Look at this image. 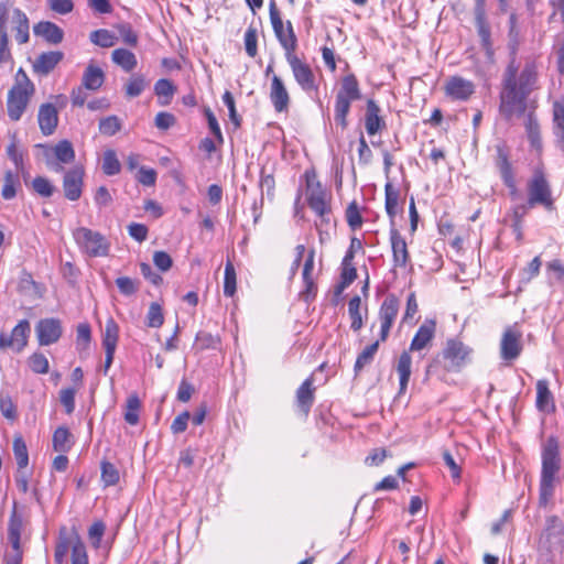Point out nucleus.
Segmentation results:
<instances>
[{
	"label": "nucleus",
	"instance_id": "nucleus-1",
	"mask_svg": "<svg viewBox=\"0 0 564 564\" xmlns=\"http://www.w3.org/2000/svg\"><path fill=\"white\" fill-rule=\"evenodd\" d=\"M536 67L534 63H525L519 73V66L512 58L508 64L500 91V112L507 119L514 115H523L527 110V98L535 88Z\"/></svg>",
	"mask_w": 564,
	"mask_h": 564
},
{
	"label": "nucleus",
	"instance_id": "nucleus-2",
	"mask_svg": "<svg viewBox=\"0 0 564 564\" xmlns=\"http://www.w3.org/2000/svg\"><path fill=\"white\" fill-rule=\"evenodd\" d=\"M561 470L560 443L555 436H549L541 447V475L539 484V505L545 507L554 496Z\"/></svg>",
	"mask_w": 564,
	"mask_h": 564
},
{
	"label": "nucleus",
	"instance_id": "nucleus-3",
	"mask_svg": "<svg viewBox=\"0 0 564 564\" xmlns=\"http://www.w3.org/2000/svg\"><path fill=\"white\" fill-rule=\"evenodd\" d=\"M70 554L72 564H89L85 543L75 529H61L55 545L54 563L66 564Z\"/></svg>",
	"mask_w": 564,
	"mask_h": 564
},
{
	"label": "nucleus",
	"instance_id": "nucleus-4",
	"mask_svg": "<svg viewBox=\"0 0 564 564\" xmlns=\"http://www.w3.org/2000/svg\"><path fill=\"white\" fill-rule=\"evenodd\" d=\"M34 91L33 83L24 69L19 68L15 74L14 84L10 88L7 98V111L12 121L21 119Z\"/></svg>",
	"mask_w": 564,
	"mask_h": 564
},
{
	"label": "nucleus",
	"instance_id": "nucleus-5",
	"mask_svg": "<svg viewBox=\"0 0 564 564\" xmlns=\"http://www.w3.org/2000/svg\"><path fill=\"white\" fill-rule=\"evenodd\" d=\"M73 238L82 253L91 257H106L110 250V242L100 234L87 227L73 230Z\"/></svg>",
	"mask_w": 564,
	"mask_h": 564
},
{
	"label": "nucleus",
	"instance_id": "nucleus-6",
	"mask_svg": "<svg viewBox=\"0 0 564 564\" xmlns=\"http://www.w3.org/2000/svg\"><path fill=\"white\" fill-rule=\"evenodd\" d=\"M473 348L458 338H448L442 351L445 368L452 372H458L473 359Z\"/></svg>",
	"mask_w": 564,
	"mask_h": 564
},
{
	"label": "nucleus",
	"instance_id": "nucleus-7",
	"mask_svg": "<svg viewBox=\"0 0 564 564\" xmlns=\"http://www.w3.org/2000/svg\"><path fill=\"white\" fill-rule=\"evenodd\" d=\"M528 204L530 207L542 205L553 207L552 189L542 167L538 166L528 182Z\"/></svg>",
	"mask_w": 564,
	"mask_h": 564
},
{
	"label": "nucleus",
	"instance_id": "nucleus-8",
	"mask_svg": "<svg viewBox=\"0 0 564 564\" xmlns=\"http://www.w3.org/2000/svg\"><path fill=\"white\" fill-rule=\"evenodd\" d=\"M540 549L551 557L561 555L564 551V523L556 516L546 519V527L540 539Z\"/></svg>",
	"mask_w": 564,
	"mask_h": 564
},
{
	"label": "nucleus",
	"instance_id": "nucleus-9",
	"mask_svg": "<svg viewBox=\"0 0 564 564\" xmlns=\"http://www.w3.org/2000/svg\"><path fill=\"white\" fill-rule=\"evenodd\" d=\"M28 525L29 519L18 512L17 503L14 502L8 523V540L11 545V550L6 552L3 557L4 560L17 558V561L22 562L23 551L21 549V535Z\"/></svg>",
	"mask_w": 564,
	"mask_h": 564
},
{
	"label": "nucleus",
	"instance_id": "nucleus-10",
	"mask_svg": "<svg viewBox=\"0 0 564 564\" xmlns=\"http://www.w3.org/2000/svg\"><path fill=\"white\" fill-rule=\"evenodd\" d=\"M306 177V200L310 208L316 215L325 214L326 208L330 207V197L327 192L322 187L319 181L316 178L315 173H305Z\"/></svg>",
	"mask_w": 564,
	"mask_h": 564
},
{
	"label": "nucleus",
	"instance_id": "nucleus-11",
	"mask_svg": "<svg viewBox=\"0 0 564 564\" xmlns=\"http://www.w3.org/2000/svg\"><path fill=\"white\" fill-rule=\"evenodd\" d=\"M30 332L31 326L28 319L20 321L10 335L1 332L0 350L12 349L15 352H21L28 345Z\"/></svg>",
	"mask_w": 564,
	"mask_h": 564
},
{
	"label": "nucleus",
	"instance_id": "nucleus-12",
	"mask_svg": "<svg viewBox=\"0 0 564 564\" xmlns=\"http://www.w3.org/2000/svg\"><path fill=\"white\" fill-rule=\"evenodd\" d=\"M522 349V333L516 327H507L500 339V358L506 362H512L519 358Z\"/></svg>",
	"mask_w": 564,
	"mask_h": 564
},
{
	"label": "nucleus",
	"instance_id": "nucleus-13",
	"mask_svg": "<svg viewBox=\"0 0 564 564\" xmlns=\"http://www.w3.org/2000/svg\"><path fill=\"white\" fill-rule=\"evenodd\" d=\"M270 20L280 44L286 51V55L293 54L296 48V36L294 34L293 26L291 22L288 21L286 30H284L283 22L274 2L270 6Z\"/></svg>",
	"mask_w": 564,
	"mask_h": 564
},
{
	"label": "nucleus",
	"instance_id": "nucleus-14",
	"mask_svg": "<svg viewBox=\"0 0 564 564\" xmlns=\"http://www.w3.org/2000/svg\"><path fill=\"white\" fill-rule=\"evenodd\" d=\"M475 84L462 76H449L444 84L445 96L452 101H467L475 94Z\"/></svg>",
	"mask_w": 564,
	"mask_h": 564
},
{
	"label": "nucleus",
	"instance_id": "nucleus-15",
	"mask_svg": "<svg viewBox=\"0 0 564 564\" xmlns=\"http://www.w3.org/2000/svg\"><path fill=\"white\" fill-rule=\"evenodd\" d=\"M286 59L299 86L306 93L317 89L315 76L308 64L302 62L294 54H288Z\"/></svg>",
	"mask_w": 564,
	"mask_h": 564
},
{
	"label": "nucleus",
	"instance_id": "nucleus-16",
	"mask_svg": "<svg viewBox=\"0 0 564 564\" xmlns=\"http://www.w3.org/2000/svg\"><path fill=\"white\" fill-rule=\"evenodd\" d=\"M399 312V301L393 294L384 297L379 308L380 340L386 341Z\"/></svg>",
	"mask_w": 564,
	"mask_h": 564
},
{
	"label": "nucleus",
	"instance_id": "nucleus-17",
	"mask_svg": "<svg viewBox=\"0 0 564 564\" xmlns=\"http://www.w3.org/2000/svg\"><path fill=\"white\" fill-rule=\"evenodd\" d=\"M37 340L41 346L56 343L63 333L61 321L57 318L41 319L35 327Z\"/></svg>",
	"mask_w": 564,
	"mask_h": 564
},
{
	"label": "nucleus",
	"instance_id": "nucleus-18",
	"mask_svg": "<svg viewBox=\"0 0 564 564\" xmlns=\"http://www.w3.org/2000/svg\"><path fill=\"white\" fill-rule=\"evenodd\" d=\"M83 167L75 166L67 171L63 180V189L65 197L69 200H77L82 196L83 192Z\"/></svg>",
	"mask_w": 564,
	"mask_h": 564
},
{
	"label": "nucleus",
	"instance_id": "nucleus-19",
	"mask_svg": "<svg viewBox=\"0 0 564 564\" xmlns=\"http://www.w3.org/2000/svg\"><path fill=\"white\" fill-rule=\"evenodd\" d=\"M270 100L275 111H288L290 105V96L282 79L274 75L270 87Z\"/></svg>",
	"mask_w": 564,
	"mask_h": 564
},
{
	"label": "nucleus",
	"instance_id": "nucleus-20",
	"mask_svg": "<svg viewBox=\"0 0 564 564\" xmlns=\"http://www.w3.org/2000/svg\"><path fill=\"white\" fill-rule=\"evenodd\" d=\"M37 121L44 135H51L58 123V112L54 105L43 104L39 108Z\"/></svg>",
	"mask_w": 564,
	"mask_h": 564
},
{
	"label": "nucleus",
	"instance_id": "nucleus-21",
	"mask_svg": "<svg viewBox=\"0 0 564 564\" xmlns=\"http://www.w3.org/2000/svg\"><path fill=\"white\" fill-rule=\"evenodd\" d=\"M390 241L394 267L405 268L410 260V254L404 238L394 227L390 230Z\"/></svg>",
	"mask_w": 564,
	"mask_h": 564
},
{
	"label": "nucleus",
	"instance_id": "nucleus-22",
	"mask_svg": "<svg viewBox=\"0 0 564 564\" xmlns=\"http://www.w3.org/2000/svg\"><path fill=\"white\" fill-rule=\"evenodd\" d=\"M436 324L432 319H426L415 333L411 345V351H419L429 347L435 335Z\"/></svg>",
	"mask_w": 564,
	"mask_h": 564
},
{
	"label": "nucleus",
	"instance_id": "nucleus-23",
	"mask_svg": "<svg viewBox=\"0 0 564 564\" xmlns=\"http://www.w3.org/2000/svg\"><path fill=\"white\" fill-rule=\"evenodd\" d=\"M496 150L497 155L495 162L497 169L499 170L500 176L506 186L514 188L516 182L512 173V166L511 163L509 162V153L502 145H498Z\"/></svg>",
	"mask_w": 564,
	"mask_h": 564
},
{
	"label": "nucleus",
	"instance_id": "nucleus-24",
	"mask_svg": "<svg viewBox=\"0 0 564 564\" xmlns=\"http://www.w3.org/2000/svg\"><path fill=\"white\" fill-rule=\"evenodd\" d=\"M33 31L35 35L42 36L48 43L58 44L63 41V30L53 22H39L34 25Z\"/></svg>",
	"mask_w": 564,
	"mask_h": 564
},
{
	"label": "nucleus",
	"instance_id": "nucleus-25",
	"mask_svg": "<svg viewBox=\"0 0 564 564\" xmlns=\"http://www.w3.org/2000/svg\"><path fill=\"white\" fill-rule=\"evenodd\" d=\"M62 52H46L37 56L33 63V70L41 75H47L62 61Z\"/></svg>",
	"mask_w": 564,
	"mask_h": 564
},
{
	"label": "nucleus",
	"instance_id": "nucleus-26",
	"mask_svg": "<svg viewBox=\"0 0 564 564\" xmlns=\"http://www.w3.org/2000/svg\"><path fill=\"white\" fill-rule=\"evenodd\" d=\"M380 108L370 99L367 101L365 127L368 134L373 135L384 126L382 118L380 117Z\"/></svg>",
	"mask_w": 564,
	"mask_h": 564
},
{
	"label": "nucleus",
	"instance_id": "nucleus-27",
	"mask_svg": "<svg viewBox=\"0 0 564 564\" xmlns=\"http://www.w3.org/2000/svg\"><path fill=\"white\" fill-rule=\"evenodd\" d=\"M313 378H307L296 391V403L301 411L307 415L314 402Z\"/></svg>",
	"mask_w": 564,
	"mask_h": 564
},
{
	"label": "nucleus",
	"instance_id": "nucleus-28",
	"mask_svg": "<svg viewBox=\"0 0 564 564\" xmlns=\"http://www.w3.org/2000/svg\"><path fill=\"white\" fill-rule=\"evenodd\" d=\"M336 96L351 101H356L361 98L359 84L354 74L346 75L341 78L340 87Z\"/></svg>",
	"mask_w": 564,
	"mask_h": 564
},
{
	"label": "nucleus",
	"instance_id": "nucleus-29",
	"mask_svg": "<svg viewBox=\"0 0 564 564\" xmlns=\"http://www.w3.org/2000/svg\"><path fill=\"white\" fill-rule=\"evenodd\" d=\"M105 82V74L102 69L94 64H89L82 78V85L88 90H97Z\"/></svg>",
	"mask_w": 564,
	"mask_h": 564
},
{
	"label": "nucleus",
	"instance_id": "nucleus-30",
	"mask_svg": "<svg viewBox=\"0 0 564 564\" xmlns=\"http://www.w3.org/2000/svg\"><path fill=\"white\" fill-rule=\"evenodd\" d=\"M525 132L532 149L536 152L542 151V140L540 135V124L532 111L528 112L524 121Z\"/></svg>",
	"mask_w": 564,
	"mask_h": 564
},
{
	"label": "nucleus",
	"instance_id": "nucleus-31",
	"mask_svg": "<svg viewBox=\"0 0 564 564\" xmlns=\"http://www.w3.org/2000/svg\"><path fill=\"white\" fill-rule=\"evenodd\" d=\"M12 22L15 30V40L19 44H24L29 41V19L26 14L20 9H14L12 12Z\"/></svg>",
	"mask_w": 564,
	"mask_h": 564
},
{
	"label": "nucleus",
	"instance_id": "nucleus-32",
	"mask_svg": "<svg viewBox=\"0 0 564 564\" xmlns=\"http://www.w3.org/2000/svg\"><path fill=\"white\" fill-rule=\"evenodd\" d=\"M412 358L408 351H403L398 360L397 372L400 378V392L406 390L410 377H411Z\"/></svg>",
	"mask_w": 564,
	"mask_h": 564
},
{
	"label": "nucleus",
	"instance_id": "nucleus-33",
	"mask_svg": "<svg viewBox=\"0 0 564 564\" xmlns=\"http://www.w3.org/2000/svg\"><path fill=\"white\" fill-rule=\"evenodd\" d=\"M118 338H119V326L112 318H109L106 322L105 330H104V335H102L104 349L109 350V351H116Z\"/></svg>",
	"mask_w": 564,
	"mask_h": 564
},
{
	"label": "nucleus",
	"instance_id": "nucleus-34",
	"mask_svg": "<svg viewBox=\"0 0 564 564\" xmlns=\"http://www.w3.org/2000/svg\"><path fill=\"white\" fill-rule=\"evenodd\" d=\"M52 443L55 452L67 453L73 445L68 429L65 426L57 427L53 434Z\"/></svg>",
	"mask_w": 564,
	"mask_h": 564
},
{
	"label": "nucleus",
	"instance_id": "nucleus-35",
	"mask_svg": "<svg viewBox=\"0 0 564 564\" xmlns=\"http://www.w3.org/2000/svg\"><path fill=\"white\" fill-rule=\"evenodd\" d=\"M112 62L126 72H131L137 66L134 53L126 48H116L111 54Z\"/></svg>",
	"mask_w": 564,
	"mask_h": 564
},
{
	"label": "nucleus",
	"instance_id": "nucleus-36",
	"mask_svg": "<svg viewBox=\"0 0 564 564\" xmlns=\"http://www.w3.org/2000/svg\"><path fill=\"white\" fill-rule=\"evenodd\" d=\"M384 195H386V212L390 218L391 224H393L394 218L398 214V205H399V189L395 188L390 182H388L384 186Z\"/></svg>",
	"mask_w": 564,
	"mask_h": 564
},
{
	"label": "nucleus",
	"instance_id": "nucleus-37",
	"mask_svg": "<svg viewBox=\"0 0 564 564\" xmlns=\"http://www.w3.org/2000/svg\"><path fill=\"white\" fill-rule=\"evenodd\" d=\"M21 187L20 177L17 172L7 171L3 177L1 196L6 199H12L17 195V189Z\"/></svg>",
	"mask_w": 564,
	"mask_h": 564
},
{
	"label": "nucleus",
	"instance_id": "nucleus-38",
	"mask_svg": "<svg viewBox=\"0 0 564 564\" xmlns=\"http://www.w3.org/2000/svg\"><path fill=\"white\" fill-rule=\"evenodd\" d=\"M536 406L542 411H546L549 408H554L553 395L549 389L546 380H539L536 382Z\"/></svg>",
	"mask_w": 564,
	"mask_h": 564
},
{
	"label": "nucleus",
	"instance_id": "nucleus-39",
	"mask_svg": "<svg viewBox=\"0 0 564 564\" xmlns=\"http://www.w3.org/2000/svg\"><path fill=\"white\" fill-rule=\"evenodd\" d=\"M360 307L361 299L358 295H355L348 303V314L351 319L350 328L354 332H358L364 325Z\"/></svg>",
	"mask_w": 564,
	"mask_h": 564
},
{
	"label": "nucleus",
	"instance_id": "nucleus-40",
	"mask_svg": "<svg viewBox=\"0 0 564 564\" xmlns=\"http://www.w3.org/2000/svg\"><path fill=\"white\" fill-rule=\"evenodd\" d=\"M13 453L18 469H25L29 464V453L26 444L21 435H15L13 438Z\"/></svg>",
	"mask_w": 564,
	"mask_h": 564
},
{
	"label": "nucleus",
	"instance_id": "nucleus-41",
	"mask_svg": "<svg viewBox=\"0 0 564 564\" xmlns=\"http://www.w3.org/2000/svg\"><path fill=\"white\" fill-rule=\"evenodd\" d=\"M176 91V87L170 79L161 78L154 85V93L161 98H165L163 101H160L161 105L165 106L171 102L172 97Z\"/></svg>",
	"mask_w": 564,
	"mask_h": 564
},
{
	"label": "nucleus",
	"instance_id": "nucleus-42",
	"mask_svg": "<svg viewBox=\"0 0 564 564\" xmlns=\"http://www.w3.org/2000/svg\"><path fill=\"white\" fill-rule=\"evenodd\" d=\"M141 408V402L139 397L133 393L130 394L127 399L124 420L130 425H135L139 422V411Z\"/></svg>",
	"mask_w": 564,
	"mask_h": 564
},
{
	"label": "nucleus",
	"instance_id": "nucleus-43",
	"mask_svg": "<svg viewBox=\"0 0 564 564\" xmlns=\"http://www.w3.org/2000/svg\"><path fill=\"white\" fill-rule=\"evenodd\" d=\"M54 155L63 164L72 163L75 160L74 148L67 140H62L54 147Z\"/></svg>",
	"mask_w": 564,
	"mask_h": 564
},
{
	"label": "nucleus",
	"instance_id": "nucleus-44",
	"mask_svg": "<svg viewBox=\"0 0 564 564\" xmlns=\"http://www.w3.org/2000/svg\"><path fill=\"white\" fill-rule=\"evenodd\" d=\"M379 348V340L367 346L357 357L354 370L356 373L360 372L366 366L370 365Z\"/></svg>",
	"mask_w": 564,
	"mask_h": 564
},
{
	"label": "nucleus",
	"instance_id": "nucleus-45",
	"mask_svg": "<svg viewBox=\"0 0 564 564\" xmlns=\"http://www.w3.org/2000/svg\"><path fill=\"white\" fill-rule=\"evenodd\" d=\"M554 134L564 145V105L555 101L553 105Z\"/></svg>",
	"mask_w": 564,
	"mask_h": 564
},
{
	"label": "nucleus",
	"instance_id": "nucleus-46",
	"mask_svg": "<svg viewBox=\"0 0 564 564\" xmlns=\"http://www.w3.org/2000/svg\"><path fill=\"white\" fill-rule=\"evenodd\" d=\"M90 41L100 47H111L116 44L117 37L116 35L106 29H99L90 33Z\"/></svg>",
	"mask_w": 564,
	"mask_h": 564
},
{
	"label": "nucleus",
	"instance_id": "nucleus-47",
	"mask_svg": "<svg viewBox=\"0 0 564 564\" xmlns=\"http://www.w3.org/2000/svg\"><path fill=\"white\" fill-rule=\"evenodd\" d=\"M351 100L339 98L336 96L335 101V121L341 126L343 129H346L348 122H347V116L350 110Z\"/></svg>",
	"mask_w": 564,
	"mask_h": 564
},
{
	"label": "nucleus",
	"instance_id": "nucleus-48",
	"mask_svg": "<svg viewBox=\"0 0 564 564\" xmlns=\"http://www.w3.org/2000/svg\"><path fill=\"white\" fill-rule=\"evenodd\" d=\"M121 164L113 150H107L102 158V171L106 175H116L120 172Z\"/></svg>",
	"mask_w": 564,
	"mask_h": 564
},
{
	"label": "nucleus",
	"instance_id": "nucleus-49",
	"mask_svg": "<svg viewBox=\"0 0 564 564\" xmlns=\"http://www.w3.org/2000/svg\"><path fill=\"white\" fill-rule=\"evenodd\" d=\"M236 293V271L235 267L230 261H227L225 265L224 274V294L226 296H232Z\"/></svg>",
	"mask_w": 564,
	"mask_h": 564
},
{
	"label": "nucleus",
	"instance_id": "nucleus-50",
	"mask_svg": "<svg viewBox=\"0 0 564 564\" xmlns=\"http://www.w3.org/2000/svg\"><path fill=\"white\" fill-rule=\"evenodd\" d=\"M148 86L142 75H133L126 85V95L130 98L138 97Z\"/></svg>",
	"mask_w": 564,
	"mask_h": 564
},
{
	"label": "nucleus",
	"instance_id": "nucleus-51",
	"mask_svg": "<svg viewBox=\"0 0 564 564\" xmlns=\"http://www.w3.org/2000/svg\"><path fill=\"white\" fill-rule=\"evenodd\" d=\"M164 323V315L159 303L152 302L147 314V325L152 328H159Z\"/></svg>",
	"mask_w": 564,
	"mask_h": 564
},
{
	"label": "nucleus",
	"instance_id": "nucleus-52",
	"mask_svg": "<svg viewBox=\"0 0 564 564\" xmlns=\"http://www.w3.org/2000/svg\"><path fill=\"white\" fill-rule=\"evenodd\" d=\"M28 364H29L30 369L34 373L45 375L48 372V369H50L48 360L42 352L32 354L28 359Z\"/></svg>",
	"mask_w": 564,
	"mask_h": 564
},
{
	"label": "nucleus",
	"instance_id": "nucleus-53",
	"mask_svg": "<svg viewBox=\"0 0 564 564\" xmlns=\"http://www.w3.org/2000/svg\"><path fill=\"white\" fill-rule=\"evenodd\" d=\"M121 130V121L117 116H108L99 121V132L111 137Z\"/></svg>",
	"mask_w": 564,
	"mask_h": 564
},
{
	"label": "nucleus",
	"instance_id": "nucleus-54",
	"mask_svg": "<svg viewBox=\"0 0 564 564\" xmlns=\"http://www.w3.org/2000/svg\"><path fill=\"white\" fill-rule=\"evenodd\" d=\"M0 411L10 421L17 419V406L8 393H0Z\"/></svg>",
	"mask_w": 564,
	"mask_h": 564
},
{
	"label": "nucleus",
	"instance_id": "nucleus-55",
	"mask_svg": "<svg viewBox=\"0 0 564 564\" xmlns=\"http://www.w3.org/2000/svg\"><path fill=\"white\" fill-rule=\"evenodd\" d=\"M106 525L102 521L94 522L88 530L89 541L95 549H99L105 534Z\"/></svg>",
	"mask_w": 564,
	"mask_h": 564
},
{
	"label": "nucleus",
	"instance_id": "nucleus-56",
	"mask_svg": "<svg viewBox=\"0 0 564 564\" xmlns=\"http://www.w3.org/2000/svg\"><path fill=\"white\" fill-rule=\"evenodd\" d=\"M101 479L106 486H113L119 480L118 469L108 462L101 464Z\"/></svg>",
	"mask_w": 564,
	"mask_h": 564
},
{
	"label": "nucleus",
	"instance_id": "nucleus-57",
	"mask_svg": "<svg viewBox=\"0 0 564 564\" xmlns=\"http://www.w3.org/2000/svg\"><path fill=\"white\" fill-rule=\"evenodd\" d=\"M258 32L257 29L253 26H249L245 33V48L246 53L250 57H254L258 53Z\"/></svg>",
	"mask_w": 564,
	"mask_h": 564
},
{
	"label": "nucleus",
	"instance_id": "nucleus-58",
	"mask_svg": "<svg viewBox=\"0 0 564 564\" xmlns=\"http://www.w3.org/2000/svg\"><path fill=\"white\" fill-rule=\"evenodd\" d=\"M33 189L43 197H50L53 195L54 186L51 182L42 176H37L32 182Z\"/></svg>",
	"mask_w": 564,
	"mask_h": 564
},
{
	"label": "nucleus",
	"instance_id": "nucleus-59",
	"mask_svg": "<svg viewBox=\"0 0 564 564\" xmlns=\"http://www.w3.org/2000/svg\"><path fill=\"white\" fill-rule=\"evenodd\" d=\"M346 219L351 229L360 228L362 225V217L355 202L349 204L346 210Z\"/></svg>",
	"mask_w": 564,
	"mask_h": 564
},
{
	"label": "nucleus",
	"instance_id": "nucleus-60",
	"mask_svg": "<svg viewBox=\"0 0 564 564\" xmlns=\"http://www.w3.org/2000/svg\"><path fill=\"white\" fill-rule=\"evenodd\" d=\"M116 285L123 295H132L138 291V283L128 276H120L116 280Z\"/></svg>",
	"mask_w": 564,
	"mask_h": 564
},
{
	"label": "nucleus",
	"instance_id": "nucleus-61",
	"mask_svg": "<svg viewBox=\"0 0 564 564\" xmlns=\"http://www.w3.org/2000/svg\"><path fill=\"white\" fill-rule=\"evenodd\" d=\"M75 394L76 389L74 388L61 390L59 400L61 403L65 406V410L68 414H70L75 409Z\"/></svg>",
	"mask_w": 564,
	"mask_h": 564
},
{
	"label": "nucleus",
	"instance_id": "nucleus-62",
	"mask_svg": "<svg viewBox=\"0 0 564 564\" xmlns=\"http://www.w3.org/2000/svg\"><path fill=\"white\" fill-rule=\"evenodd\" d=\"M153 262L161 271L170 270L173 264L171 256L165 251H155L153 254Z\"/></svg>",
	"mask_w": 564,
	"mask_h": 564
},
{
	"label": "nucleus",
	"instance_id": "nucleus-63",
	"mask_svg": "<svg viewBox=\"0 0 564 564\" xmlns=\"http://www.w3.org/2000/svg\"><path fill=\"white\" fill-rule=\"evenodd\" d=\"M191 419V414L188 411H184L181 414H178L171 424V431L174 434L183 433L188 424V421Z\"/></svg>",
	"mask_w": 564,
	"mask_h": 564
},
{
	"label": "nucleus",
	"instance_id": "nucleus-64",
	"mask_svg": "<svg viewBox=\"0 0 564 564\" xmlns=\"http://www.w3.org/2000/svg\"><path fill=\"white\" fill-rule=\"evenodd\" d=\"M119 34L122 41L130 45L135 46L138 44V35L129 24H121L118 26Z\"/></svg>",
	"mask_w": 564,
	"mask_h": 564
}]
</instances>
